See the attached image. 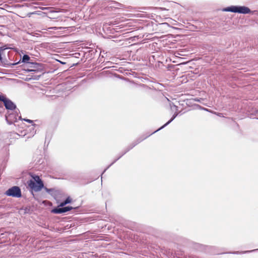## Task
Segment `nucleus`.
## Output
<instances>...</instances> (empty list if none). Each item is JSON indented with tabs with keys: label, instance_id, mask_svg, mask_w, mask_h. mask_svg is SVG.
Segmentation results:
<instances>
[{
	"label": "nucleus",
	"instance_id": "8",
	"mask_svg": "<svg viewBox=\"0 0 258 258\" xmlns=\"http://www.w3.org/2000/svg\"><path fill=\"white\" fill-rule=\"evenodd\" d=\"M4 104L6 109L10 110V111H13L16 108V105L9 99H7Z\"/></svg>",
	"mask_w": 258,
	"mask_h": 258
},
{
	"label": "nucleus",
	"instance_id": "4",
	"mask_svg": "<svg viewBox=\"0 0 258 258\" xmlns=\"http://www.w3.org/2000/svg\"><path fill=\"white\" fill-rule=\"evenodd\" d=\"M6 119L9 124H11L17 122L18 119H21V117L19 116L17 111H9L6 115Z\"/></svg>",
	"mask_w": 258,
	"mask_h": 258
},
{
	"label": "nucleus",
	"instance_id": "5",
	"mask_svg": "<svg viewBox=\"0 0 258 258\" xmlns=\"http://www.w3.org/2000/svg\"><path fill=\"white\" fill-rule=\"evenodd\" d=\"M6 194L8 196L20 198L21 197V191L19 187L14 186L7 190Z\"/></svg>",
	"mask_w": 258,
	"mask_h": 258
},
{
	"label": "nucleus",
	"instance_id": "13",
	"mask_svg": "<svg viewBox=\"0 0 258 258\" xmlns=\"http://www.w3.org/2000/svg\"><path fill=\"white\" fill-rule=\"evenodd\" d=\"M45 189L48 193H49L52 190V188H47L46 187H45Z\"/></svg>",
	"mask_w": 258,
	"mask_h": 258
},
{
	"label": "nucleus",
	"instance_id": "16",
	"mask_svg": "<svg viewBox=\"0 0 258 258\" xmlns=\"http://www.w3.org/2000/svg\"><path fill=\"white\" fill-rule=\"evenodd\" d=\"M173 107L175 108V110H177V108H178V107H177V106H176V105H173Z\"/></svg>",
	"mask_w": 258,
	"mask_h": 258
},
{
	"label": "nucleus",
	"instance_id": "9",
	"mask_svg": "<svg viewBox=\"0 0 258 258\" xmlns=\"http://www.w3.org/2000/svg\"><path fill=\"white\" fill-rule=\"evenodd\" d=\"M71 201H72V199L70 197H68V198L66 199V200L65 201L61 202L59 204V207H62L64 206L65 205H66L67 204L70 203L71 202Z\"/></svg>",
	"mask_w": 258,
	"mask_h": 258
},
{
	"label": "nucleus",
	"instance_id": "11",
	"mask_svg": "<svg viewBox=\"0 0 258 258\" xmlns=\"http://www.w3.org/2000/svg\"><path fill=\"white\" fill-rule=\"evenodd\" d=\"M258 251V248L251 250H246V251H242V252L236 251V252H233V253H234V254L246 253H250V252H254V251Z\"/></svg>",
	"mask_w": 258,
	"mask_h": 258
},
{
	"label": "nucleus",
	"instance_id": "2",
	"mask_svg": "<svg viewBox=\"0 0 258 258\" xmlns=\"http://www.w3.org/2000/svg\"><path fill=\"white\" fill-rule=\"evenodd\" d=\"M33 179L28 181L29 186L35 191H39L44 187V184L39 176L36 175H31Z\"/></svg>",
	"mask_w": 258,
	"mask_h": 258
},
{
	"label": "nucleus",
	"instance_id": "1",
	"mask_svg": "<svg viewBox=\"0 0 258 258\" xmlns=\"http://www.w3.org/2000/svg\"><path fill=\"white\" fill-rule=\"evenodd\" d=\"M178 115V113L175 112L172 118L165 124H164L163 126H162L161 127L157 130L156 131H154L153 133L148 135L147 136H142L141 137L138 139H137L135 141H134L132 144H131L126 149L125 151L121 154L116 159H115L110 165H109L103 171V173L105 172V171L112 164H113L117 160H118L120 158H121L123 155H124L125 153L128 152L130 150L133 149L134 147H135L136 145H137L138 144L145 140L146 138H147L148 137L152 135L153 134L160 131V130L166 126H167L168 124H169L171 121L173 120V119Z\"/></svg>",
	"mask_w": 258,
	"mask_h": 258
},
{
	"label": "nucleus",
	"instance_id": "6",
	"mask_svg": "<svg viewBox=\"0 0 258 258\" xmlns=\"http://www.w3.org/2000/svg\"><path fill=\"white\" fill-rule=\"evenodd\" d=\"M73 209L74 208L71 206H67L64 207V206L62 207L58 206L57 208L52 209L51 212L55 214H61L68 212Z\"/></svg>",
	"mask_w": 258,
	"mask_h": 258
},
{
	"label": "nucleus",
	"instance_id": "3",
	"mask_svg": "<svg viewBox=\"0 0 258 258\" xmlns=\"http://www.w3.org/2000/svg\"><path fill=\"white\" fill-rule=\"evenodd\" d=\"M223 11L237 13L239 14H247L251 12L249 8L245 6H231L225 8Z\"/></svg>",
	"mask_w": 258,
	"mask_h": 258
},
{
	"label": "nucleus",
	"instance_id": "17",
	"mask_svg": "<svg viewBox=\"0 0 258 258\" xmlns=\"http://www.w3.org/2000/svg\"><path fill=\"white\" fill-rule=\"evenodd\" d=\"M38 64V63H37L34 64V65H35V66H37Z\"/></svg>",
	"mask_w": 258,
	"mask_h": 258
},
{
	"label": "nucleus",
	"instance_id": "7",
	"mask_svg": "<svg viewBox=\"0 0 258 258\" xmlns=\"http://www.w3.org/2000/svg\"><path fill=\"white\" fill-rule=\"evenodd\" d=\"M20 63V61L16 63H8L6 59H4L2 56L1 52H0V65L8 68H12L14 66H15Z\"/></svg>",
	"mask_w": 258,
	"mask_h": 258
},
{
	"label": "nucleus",
	"instance_id": "10",
	"mask_svg": "<svg viewBox=\"0 0 258 258\" xmlns=\"http://www.w3.org/2000/svg\"><path fill=\"white\" fill-rule=\"evenodd\" d=\"M30 59V57L28 55L25 54L23 55L22 58V62L24 63H28Z\"/></svg>",
	"mask_w": 258,
	"mask_h": 258
},
{
	"label": "nucleus",
	"instance_id": "12",
	"mask_svg": "<svg viewBox=\"0 0 258 258\" xmlns=\"http://www.w3.org/2000/svg\"><path fill=\"white\" fill-rule=\"evenodd\" d=\"M7 99V98L5 96L0 94V101L4 102V101H5V100H6Z\"/></svg>",
	"mask_w": 258,
	"mask_h": 258
},
{
	"label": "nucleus",
	"instance_id": "14",
	"mask_svg": "<svg viewBox=\"0 0 258 258\" xmlns=\"http://www.w3.org/2000/svg\"><path fill=\"white\" fill-rule=\"evenodd\" d=\"M7 48L5 46H2L0 47V52L2 51H3L5 49H6Z\"/></svg>",
	"mask_w": 258,
	"mask_h": 258
},
{
	"label": "nucleus",
	"instance_id": "15",
	"mask_svg": "<svg viewBox=\"0 0 258 258\" xmlns=\"http://www.w3.org/2000/svg\"><path fill=\"white\" fill-rule=\"evenodd\" d=\"M24 120L25 121L28 122H29V123H32L33 122V120H30V119H24Z\"/></svg>",
	"mask_w": 258,
	"mask_h": 258
}]
</instances>
